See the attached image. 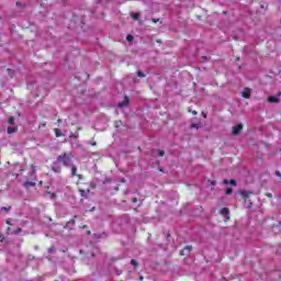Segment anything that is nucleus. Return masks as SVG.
Segmentation results:
<instances>
[{"label":"nucleus","instance_id":"nucleus-1","mask_svg":"<svg viewBox=\"0 0 281 281\" xmlns=\"http://www.w3.org/2000/svg\"><path fill=\"white\" fill-rule=\"evenodd\" d=\"M57 162L61 164V166H65V168H69L74 164V160L67 153H63L57 157Z\"/></svg>","mask_w":281,"mask_h":281},{"label":"nucleus","instance_id":"nucleus-2","mask_svg":"<svg viewBox=\"0 0 281 281\" xmlns=\"http://www.w3.org/2000/svg\"><path fill=\"white\" fill-rule=\"evenodd\" d=\"M243 128H244L243 123H239V124L233 126V131H232L233 135H238L239 133L243 132Z\"/></svg>","mask_w":281,"mask_h":281},{"label":"nucleus","instance_id":"nucleus-3","mask_svg":"<svg viewBox=\"0 0 281 281\" xmlns=\"http://www.w3.org/2000/svg\"><path fill=\"white\" fill-rule=\"evenodd\" d=\"M241 97L249 100V98H251V88H245L241 92Z\"/></svg>","mask_w":281,"mask_h":281},{"label":"nucleus","instance_id":"nucleus-4","mask_svg":"<svg viewBox=\"0 0 281 281\" xmlns=\"http://www.w3.org/2000/svg\"><path fill=\"white\" fill-rule=\"evenodd\" d=\"M128 104H131V99L125 97L123 102L119 103V109H124V106H128Z\"/></svg>","mask_w":281,"mask_h":281},{"label":"nucleus","instance_id":"nucleus-5","mask_svg":"<svg viewBox=\"0 0 281 281\" xmlns=\"http://www.w3.org/2000/svg\"><path fill=\"white\" fill-rule=\"evenodd\" d=\"M254 194V191H240V195L243 196L244 201H247Z\"/></svg>","mask_w":281,"mask_h":281},{"label":"nucleus","instance_id":"nucleus-6","mask_svg":"<svg viewBox=\"0 0 281 281\" xmlns=\"http://www.w3.org/2000/svg\"><path fill=\"white\" fill-rule=\"evenodd\" d=\"M190 251H192V246H186V247L180 251V256H186V255L190 254Z\"/></svg>","mask_w":281,"mask_h":281},{"label":"nucleus","instance_id":"nucleus-7","mask_svg":"<svg viewBox=\"0 0 281 281\" xmlns=\"http://www.w3.org/2000/svg\"><path fill=\"white\" fill-rule=\"evenodd\" d=\"M268 102L270 104H278V102H280V99H278V97L271 95V97H268Z\"/></svg>","mask_w":281,"mask_h":281},{"label":"nucleus","instance_id":"nucleus-8","mask_svg":"<svg viewBox=\"0 0 281 281\" xmlns=\"http://www.w3.org/2000/svg\"><path fill=\"white\" fill-rule=\"evenodd\" d=\"M89 192H91L90 189H87V191H85L83 189H79V194H80V196H82L83 199H87Z\"/></svg>","mask_w":281,"mask_h":281},{"label":"nucleus","instance_id":"nucleus-9","mask_svg":"<svg viewBox=\"0 0 281 281\" xmlns=\"http://www.w3.org/2000/svg\"><path fill=\"white\" fill-rule=\"evenodd\" d=\"M69 168H71V177H76L78 175V167L72 164Z\"/></svg>","mask_w":281,"mask_h":281},{"label":"nucleus","instance_id":"nucleus-10","mask_svg":"<svg viewBox=\"0 0 281 281\" xmlns=\"http://www.w3.org/2000/svg\"><path fill=\"white\" fill-rule=\"evenodd\" d=\"M223 183H224V186H234V187H236L237 186V183H236V180H227V179H225L224 181H223Z\"/></svg>","mask_w":281,"mask_h":281},{"label":"nucleus","instance_id":"nucleus-11","mask_svg":"<svg viewBox=\"0 0 281 281\" xmlns=\"http://www.w3.org/2000/svg\"><path fill=\"white\" fill-rule=\"evenodd\" d=\"M24 188H34L36 186V182H32L30 180L25 181L23 183Z\"/></svg>","mask_w":281,"mask_h":281},{"label":"nucleus","instance_id":"nucleus-12","mask_svg":"<svg viewBox=\"0 0 281 281\" xmlns=\"http://www.w3.org/2000/svg\"><path fill=\"white\" fill-rule=\"evenodd\" d=\"M220 214H222V216H227L229 214V209L228 207H223L220 211Z\"/></svg>","mask_w":281,"mask_h":281},{"label":"nucleus","instance_id":"nucleus-13","mask_svg":"<svg viewBox=\"0 0 281 281\" xmlns=\"http://www.w3.org/2000/svg\"><path fill=\"white\" fill-rule=\"evenodd\" d=\"M52 170H53V172H57V173H60V172H61L60 167H56V164H53V165H52Z\"/></svg>","mask_w":281,"mask_h":281},{"label":"nucleus","instance_id":"nucleus-14","mask_svg":"<svg viewBox=\"0 0 281 281\" xmlns=\"http://www.w3.org/2000/svg\"><path fill=\"white\" fill-rule=\"evenodd\" d=\"M16 131H18L16 127H8V128H7V133H8L9 135H12L13 133H16Z\"/></svg>","mask_w":281,"mask_h":281},{"label":"nucleus","instance_id":"nucleus-15","mask_svg":"<svg viewBox=\"0 0 281 281\" xmlns=\"http://www.w3.org/2000/svg\"><path fill=\"white\" fill-rule=\"evenodd\" d=\"M54 133L56 137H63V132L59 128H55Z\"/></svg>","mask_w":281,"mask_h":281},{"label":"nucleus","instance_id":"nucleus-16","mask_svg":"<svg viewBox=\"0 0 281 281\" xmlns=\"http://www.w3.org/2000/svg\"><path fill=\"white\" fill-rule=\"evenodd\" d=\"M10 210H12V206H2L1 207V212H5L8 214V212H10Z\"/></svg>","mask_w":281,"mask_h":281},{"label":"nucleus","instance_id":"nucleus-17","mask_svg":"<svg viewBox=\"0 0 281 281\" xmlns=\"http://www.w3.org/2000/svg\"><path fill=\"white\" fill-rule=\"evenodd\" d=\"M132 19L134 21H137L139 19V12H136V13L132 14Z\"/></svg>","mask_w":281,"mask_h":281},{"label":"nucleus","instance_id":"nucleus-18","mask_svg":"<svg viewBox=\"0 0 281 281\" xmlns=\"http://www.w3.org/2000/svg\"><path fill=\"white\" fill-rule=\"evenodd\" d=\"M137 76H138V78H146V74H144L142 71H137Z\"/></svg>","mask_w":281,"mask_h":281},{"label":"nucleus","instance_id":"nucleus-19","mask_svg":"<svg viewBox=\"0 0 281 281\" xmlns=\"http://www.w3.org/2000/svg\"><path fill=\"white\" fill-rule=\"evenodd\" d=\"M23 229L21 227H18L12 234H21Z\"/></svg>","mask_w":281,"mask_h":281},{"label":"nucleus","instance_id":"nucleus-20","mask_svg":"<svg viewBox=\"0 0 281 281\" xmlns=\"http://www.w3.org/2000/svg\"><path fill=\"white\" fill-rule=\"evenodd\" d=\"M8 122L9 124L14 125V116H10Z\"/></svg>","mask_w":281,"mask_h":281},{"label":"nucleus","instance_id":"nucleus-21","mask_svg":"<svg viewBox=\"0 0 281 281\" xmlns=\"http://www.w3.org/2000/svg\"><path fill=\"white\" fill-rule=\"evenodd\" d=\"M69 137L71 138V137H74L75 139H78V137H80V135L77 133V134H74V133H71L70 135H69Z\"/></svg>","mask_w":281,"mask_h":281},{"label":"nucleus","instance_id":"nucleus-22","mask_svg":"<svg viewBox=\"0 0 281 281\" xmlns=\"http://www.w3.org/2000/svg\"><path fill=\"white\" fill-rule=\"evenodd\" d=\"M159 157H164L166 155V151L164 149L158 150Z\"/></svg>","mask_w":281,"mask_h":281},{"label":"nucleus","instance_id":"nucleus-23","mask_svg":"<svg viewBox=\"0 0 281 281\" xmlns=\"http://www.w3.org/2000/svg\"><path fill=\"white\" fill-rule=\"evenodd\" d=\"M233 192H234V190L232 188H227L226 191H225V193L227 195L232 194Z\"/></svg>","mask_w":281,"mask_h":281},{"label":"nucleus","instance_id":"nucleus-24","mask_svg":"<svg viewBox=\"0 0 281 281\" xmlns=\"http://www.w3.org/2000/svg\"><path fill=\"white\" fill-rule=\"evenodd\" d=\"M131 265H133V267H137L139 263L137 262V260L132 259L131 260Z\"/></svg>","mask_w":281,"mask_h":281},{"label":"nucleus","instance_id":"nucleus-25","mask_svg":"<svg viewBox=\"0 0 281 281\" xmlns=\"http://www.w3.org/2000/svg\"><path fill=\"white\" fill-rule=\"evenodd\" d=\"M135 37H133V35H127L126 36V41H128L130 43L134 41Z\"/></svg>","mask_w":281,"mask_h":281},{"label":"nucleus","instance_id":"nucleus-26","mask_svg":"<svg viewBox=\"0 0 281 281\" xmlns=\"http://www.w3.org/2000/svg\"><path fill=\"white\" fill-rule=\"evenodd\" d=\"M120 126H122V121H116L115 122V128H120Z\"/></svg>","mask_w":281,"mask_h":281},{"label":"nucleus","instance_id":"nucleus-27","mask_svg":"<svg viewBox=\"0 0 281 281\" xmlns=\"http://www.w3.org/2000/svg\"><path fill=\"white\" fill-rule=\"evenodd\" d=\"M190 128H199V124L192 123V124L190 125Z\"/></svg>","mask_w":281,"mask_h":281},{"label":"nucleus","instance_id":"nucleus-28","mask_svg":"<svg viewBox=\"0 0 281 281\" xmlns=\"http://www.w3.org/2000/svg\"><path fill=\"white\" fill-rule=\"evenodd\" d=\"M76 177L79 179V181H82V179H85V176H82V175H80V173H79V175L77 173Z\"/></svg>","mask_w":281,"mask_h":281},{"label":"nucleus","instance_id":"nucleus-29","mask_svg":"<svg viewBox=\"0 0 281 281\" xmlns=\"http://www.w3.org/2000/svg\"><path fill=\"white\" fill-rule=\"evenodd\" d=\"M76 218H78V215H75L74 218L71 220L72 225H76Z\"/></svg>","mask_w":281,"mask_h":281},{"label":"nucleus","instance_id":"nucleus-30","mask_svg":"<svg viewBox=\"0 0 281 281\" xmlns=\"http://www.w3.org/2000/svg\"><path fill=\"white\" fill-rule=\"evenodd\" d=\"M48 194L50 195V199H56V193L48 192Z\"/></svg>","mask_w":281,"mask_h":281},{"label":"nucleus","instance_id":"nucleus-31","mask_svg":"<svg viewBox=\"0 0 281 281\" xmlns=\"http://www.w3.org/2000/svg\"><path fill=\"white\" fill-rule=\"evenodd\" d=\"M90 146H98V143L95 140L90 142Z\"/></svg>","mask_w":281,"mask_h":281},{"label":"nucleus","instance_id":"nucleus-32","mask_svg":"<svg viewBox=\"0 0 281 281\" xmlns=\"http://www.w3.org/2000/svg\"><path fill=\"white\" fill-rule=\"evenodd\" d=\"M48 254H54V248L53 247L48 248Z\"/></svg>","mask_w":281,"mask_h":281},{"label":"nucleus","instance_id":"nucleus-33","mask_svg":"<svg viewBox=\"0 0 281 281\" xmlns=\"http://www.w3.org/2000/svg\"><path fill=\"white\" fill-rule=\"evenodd\" d=\"M5 223H7V225L12 226V222L10 220H7Z\"/></svg>","mask_w":281,"mask_h":281},{"label":"nucleus","instance_id":"nucleus-34","mask_svg":"<svg viewBox=\"0 0 281 281\" xmlns=\"http://www.w3.org/2000/svg\"><path fill=\"white\" fill-rule=\"evenodd\" d=\"M153 23H159V19H153Z\"/></svg>","mask_w":281,"mask_h":281},{"label":"nucleus","instance_id":"nucleus-35","mask_svg":"<svg viewBox=\"0 0 281 281\" xmlns=\"http://www.w3.org/2000/svg\"><path fill=\"white\" fill-rule=\"evenodd\" d=\"M41 126H42V127H45V126H47V123L44 122V123H42V124L40 125V128H41Z\"/></svg>","mask_w":281,"mask_h":281},{"label":"nucleus","instance_id":"nucleus-36","mask_svg":"<svg viewBox=\"0 0 281 281\" xmlns=\"http://www.w3.org/2000/svg\"><path fill=\"white\" fill-rule=\"evenodd\" d=\"M137 201H138L137 198L132 199V203H137Z\"/></svg>","mask_w":281,"mask_h":281},{"label":"nucleus","instance_id":"nucleus-37","mask_svg":"<svg viewBox=\"0 0 281 281\" xmlns=\"http://www.w3.org/2000/svg\"><path fill=\"white\" fill-rule=\"evenodd\" d=\"M192 115H198L196 110L191 111Z\"/></svg>","mask_w":281,"mask_h":281},{"label":"nucleus","instance_id":"nucleus-38","mask_svg":"<svg viewBox=\"0 0 281 281\" xmlns=\"http://www.w3.org/2000/svg\"><path fill=\"white\" fill-rule=\"evenodd\" d=\"M276 176L277 177H281V172L280 171H276Z\"/></svg>","mask_w":281,"mask_h":281},{"label":"nucleus","instance_id":"nucleus-39","mask_svg":"<svg viewBox=\"0 0 281 281\" xmlns=\"http://www.w3.org/2000/svg\"><path fill=\"white\" fill-rule=\"evenodd\" d=\"M11 229H12V228H10V227L7 228V234H8V235H10V231H11Z\"/></svg>","mask_w":281,"mask_h":281},{"label":"nucleus","instance_id":"nucleus-40","mask_svg":"<svg viewBox=\"0 0 281 281\" xmlns=\"http://www.w3.org/2000/svg\"><path fill=\"white\" fill-rule=\"evenodd\" d=\"M87 234H88V236H91V231H88Z\"/></svg>","mask_w":281,"mask_h":281},{"label":"nucleus","instance_id":"nucleus-41","mask_svg":"<svg viewBox=\"0 0 281 281\" xmlns=\"http://www.w3.org/2000/svg\"><path fill=\"white\" fill-rule=\"evenodd\" d=\"M3 238H4L3 236H0V240H1V243H3Z\"/></svg>","mask_w":281,"mask_h":281},{"label":"nucleus","instance_id":"nucleus-42","mask_svg":"<svg viewBox=\"0 0 281 281\" xmlns=\"http://www.w3.org/2000/svg\"><path fill=\"white\" fill-rule=\"evenodd\" d=\"M77 131H82V127H77Z\"/></svg>","mask_w":281,"mask_h":281},{"label":"nucleus","instance_id":"nucleus-43","mask_svg":"<svg viewBox=\"0 0 281 281\" xmlns=\"http://www.w3.org/2000/svg\"><path fill=\"white\" fill-rule=\"evenodd\" d=\"M212 186H216V181H213V182H212Z\"/></svg>","mask_w":281,"mask_h":281},{"label":"nucleus","instance_id":"nucleus-44","mask_svg":"<svg viewBox=\"0 0 281 281\" xmlns=\"http://www.w3.org/2000/svg\"><path fill=\"white\" fill-rule=\"evenodd\" d=\"M267 196H269L271 199L272 195H271V193H268Z\"/></svg>","mask_w":281,"mask_h":281},{"label":"nucleus","instance_id":"nucleus-45","mask_svg":"<svg viewBox=\"0 0 281 281\" xmlns=\"http://www.w3.org/2000/svg\"><path fill=\"white\" fill-rule=\"evenodd\" d=\"M57 122H59V123H60V122H63V120L58 119V120H57Z\"/></svg>","mask_w":281,"mask_h":281},{"label":"nucleus","instance_id":"nucleus-46","mask_svg":"<svg viewBox=\"0 0 281 281\" xmlns=\"http://www.w3.org/2000/svg\"><path fill=\"white\" fill-rule=\"evenodd\" d=\"M86 227H87V225H83V226H82V229H86Z\"/></svg>","mask_w":281,"mask_h":281},{"label":"nucleus","instance_id":"nucleus-47","mask_svg":"<svg viewBox=\"0 0 281 281\" xmlns=\"http://www.w3.org/2000/svg\"><path fill=\"white\" fill-rule=\"evenodd\" d=\"M16 5H21V3H20V2H16Z\"/></svg>","mask_w":281,"mask_h":281},{"label":"nucleus","instance_id":"nucleus-48","mask_svg":"<svg viewBox=\"0 0 281 281\" xmlns=\"http://www.w3.org/2000/svg\"><path fill=\"white\" fill-rule=\"evenodd\" d=\"M159 171H160V172H164V170H162L161 168L159 169Z\"/></svg>","mask_w":281,"mask_h":281},{"label":"nucleus","instance_id":"nucleus-49","mask_svg":"<svg viewBox=\"0 0 281 281\" xmlns=\"http://www.w3.org/2000/svg\"><path fill=\"white\" fill-rule=\"evenodd\" d=\"M139 280H144V277H140Z\"/></svg>","mask_w":281,"mask_h":281},{"label":"nucleus","instance_id":"nucleus-50","mask_svg":"<svg viewBox=\"0 0 281 281\" xmlns=\"http://www.w3.org/2000/svg\"><path fill=\"white\" fill-rule=\"evenodd\" d=\"M226 220L229 221V216H227Z\"/></svg>","mask_w":281,"mask_h":281},{"label":"nucleus","instance_id":"nucleus-51","mask_svg":"<svg viewBox=\"0 0 281 281\" xmlns=\"http://www.w3.org/2000/svg\"><path fill=\"white\" fill-rule=\"evenodd\" d=\"M278 95H281V91L278 93Z\"/></svg>","mask_w":281,"mask_h":281},{"label":"nucleus","instance_id":"nucleus-52","mask_svg":"<svg viewBox=\"0 0 281 281\" xmlns=\"http://www.w3.org/2000/svg\"><path fill=\"white\" fill-rule=\"evenodd\" d=\"M204 117H207V115L203 114Z\"/></svg>","mask_w":281,"mask_h":281},{"label":"nucleus","instance_id":"nucleus-53","mask_svg":"<svg viewBox=\"0 0 281 281\" xmlns=\"http://www.w3.org/2000/svg\"><path fill=\"white\" fill-rule=\"evenodd\" d=\"M204 117H207V115L203 114Z\"/></svg>","mask_w":281,"mask_h":281}]
</instances>
